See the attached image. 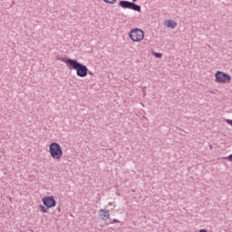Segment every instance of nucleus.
<instances>
[{
    "label": "nucleus",
    "instance_id": "obj_1",
    "mask_svg": "<svg viewBox=\"0 0 232 232\" xmlns=\"http://www.w3.org/2000/svg\"><path fill=\"white\" fill-rule=\"evenodd\" d=\"M63 61L66 64L67 68H70V70H75L78 77L84 78L88 75V67L78 63L77 60L64 58Z\"/></svg>",
    "mask_w": 232,
    "mask_h": 232
},
{
    "label": "nucleus",
    "instance_id": "obj_2",
    "mask_svg": "<svg viewBox=\"0 0 232 232\" xmlns=\"http://www.w3.org/2000/svg\"><path fill=\"white\" fill-rule=\"evenodd\" d=\"M63 147L57 142H52L49 145V155L53 160H61L63 155Z\"/></svg>",
    "mask_w": 232,
    "mask_h": 232
},
{
    "label": "nucleus",
    "instance_id": "obj_3",
    "mask_svg": "<svg viewBox=\"0 0 232 232\" xmlns=\"http://www.w3.org/2000/svg\"><path fill=\"white\" fill-rule=\"evenodd\" d=\"M215 82L218 84H229L231 82V75L221 72V71H217L215 72Z\"/></svg>",
    "mask_w": 232,
    "mask_h": 232
},
{
    "label": "nucleus",
    "instance_id": "obj_4",
    "mask_svg": "<svg viewBox=\"0 0 232 232\" xmlns=\"http://www.w3.org/2000/svg\"><path fill=\"white\" fill-rule=\"evenodd\" d=\"M129 37L132 43H140V41H144V31L142 29L134 28L129 33Z\"/></svg>",
    "mask_w": 232,
    "mask_h": 232
},
{
    "label": "nucleus",
    "instance_id": "obj_5",
    "mask_svg": "<svg viewBox=\"0 0 232 232\" xmlns=\"http://www.w3.org/2000/svg\"><path fill=\"white\" fill-rule=\"evenodd\" d=\"M42 202L44 206L47 208H55L57 206V202L55 201V198L53 196H45L42 198Z\"/></svg>",
    "mask_w": 232,
    "mask_h": 232
},
{
    "label": "nucleus",
    "instance_id": "obj_6",
    "mask_svg": "<svg viewBox=\"0 0 232 232\" xmlns=\"http://www.w3.org/2000/svg\"><path fill=\"white\" fill-rule=\"evenodd\" d=\"M120 6H121V8H128L129 10H134V12H140V6L136 5L135 3H131L128 1H121Z\"/></svg>",
    "mask_w": 232,
    "mask_h": 232
},
{
    "label": "nucleus",
    "instance_id": "obj_7",
    "mask_svg": "<svg viewBox=\"0 0 232 232\" xmlns=\"http://www.w3.org/2000/svg\"><path fill=\"white\" fill-rule=\"evenodd\" d=\"M99 215L102 220H108V218H110V211L106 209H100Z\"/></svg>",
    "mask_w": 232,
    "mask_h": 232
},
{
    "label": "nucleus",
    "instance_id": "obj_8",
    "mask_svg": "<svg viewBox=\"0 0 232 232\" xmlns=\"http://www.w3.org/2000/svg\"><path fill=\"white\" fill-rule=\"evenodd\" d=\"M164 25L167 27V28H171L172 30L174 28H177V22L173 21V20H168L164 23Z\"/></svg>",
    "mask_w": 232,
    "mask_h": 232
},
{
    "label": "nucleus",
    "instance_id": "obj_9",
    "mask_svg": "<svg viewBox=\"0 0 232 232\" xmlns=\"http://www.w3.org/2000/svg\"><path fill=\"white\" fill-rule=\"evenodd\" d=\"M41 213H48V208L44 207V205L40 206Z\"/></svg>",
    "mask_w": 232,
    "mask_h": 232
},
{
    "label": "nucleus",
    "instance_id": "obj_10",
    "mask_svg": "<svg viewBox=\"0 0 232 232\" xmlns=\"http://www.w3.org/2000/svg\"><path fill=\"white\" fill-rule=\"evenodd\" d=\"M103 3H106V5H115L117 3V0H102Z\"/></svg>",
    "mask_w": 232,
    "mask_h": 232
},
{
    "label": "nucleus",
    "instance_id": "obj_11",
    "mask_svg": "<svg viewBox=\"0 0 232 232\" xmlns=\"http://www.w3.org/2000/svg\"><path fill=\"white\" fill-rule=\"evenodd\" d=\"M155 57H158V59H160L162 57V53H153Z\"/></svg>",
    "mask_w": 232,
    "mask_h": 232
},
{
    "label": "nucleus",
    "instance_id": "obj_12",
    "mask_svg": "<svg viewBox=\"0 0 232 232\" xmlns=\"http://www.w3.org/2000/svg\"><path fill=\"white\" fill-rule=\"evenodd\" d=\"M226 159L228 160L229 162H232V154H230L228 157H227Z\"/></svg>",
    "mask_w": 232,
    "mask_h": 232
},
{
    "label": "nucleus",
    "instance_id": "obj_13",
    "mask_svg": "<svg viewBox=\"0 0 232 232\" xmlns=\"http://www.w3.org/2000/svg\"><path fill=\"white\" fill-rule=\"evenodd\" d=\"M113 224H119V220L114 219V220H113Z\"/></svg>",
    "mask_w": 232,
    "mask_h": 232
},
{
    "label": "nucleus",
    "instance_id": "obj_14",
    "mask_svg": "<svg viewBox=\"0 0 232 232\" xmlns=\"http://www.w3.org/2000/svg\"><path fill=\"white\" fill-rule=\"evenodd\" d=\"M108 206H113V202H109Z\"/></svg>",
    "mask_w": 232,
    "mask_h": 232
},
{
    "label": "nucleus",
    "instance_id": "obj_15",
    "mask_svg": "<svg viewBox=\"0 0 232 232\" xmlns=\"http://www.w3.org/2000/svg\"><path fill=\"white\" fill-rule=\"evenodd\" d=\"M134 3L137 2V0H132Z\"/></svg>",
    "mask_w": 232,
    "mask_h": 232
}]
</instances>
